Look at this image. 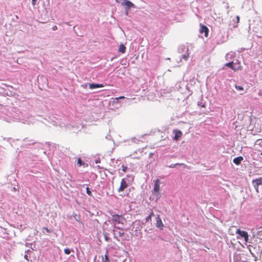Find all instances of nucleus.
Listing matches in <instances>:
<instances>
[{"label": "nucleus", "mask_w": 262, "mask_h": 262, "mask_svg": "<svg viewBox=\"0 0 262 262\" xmlns=\"http://www.w3.org/2000/svg\"><path fill=\"white\" fill-rule=\"evenodd\" d=\"M6 121L9 122L17 121L25 124H29L31 122L30 117L25 111H22L19 108H11L8 111Z\"/></svg>", "instance_id": "nucleus-1"}, {"label": "nucleus", "mask_w": 262, "mask_h": 262, "mask_svg": "<svg viewBox=\"0 0 262 262\" xmlns=\"http://www.w3.org/2000/svg\"><path fill=\"white\" fill-rule=\"evenodd\" d=\"M134 179V177L132 174H127L125 178L122 179L118 191L119 192L123 191L127 188L129 185L131 184Z\"/></svg>", "instance_id": "nucleus-2"}, {"label": "nucleus", "mask_w": 262, "mask_h": 262, "mask_svg": "<svg viewBox=\"0 0 262 262\" xmlns=\"http://www.w3.org/2000/svg\"><path fill=\"white\" fill-rule=\"evenodd\" d=\"M111 214L112 215V220L113 222L118 224H123L124 222L126 221L125 217L122 215L116 214L114 212L111 213Z\"/></svg>", "instance_id": "nucleus-3"}, {"label": "nucleus", "mask_w": 262, "mask_h": 262, "mask_svg": "<svg viewBox=\"0 0 262 262\" xmlns=\"http://www.w3.org/2000/svg\"><path fill=\"white\" fill-rule=\"evenodd\" d=\"M252 184L256 191L259 192V189H262V177L253 180Z\"/></svg>", "instance_id": "nucleus-4"}, {"label": "nucleus", "mask_w": 262, "mask_h": 262, "mask_svg": "<svg viewBox=\"0 0 262 262\" xmlns=\"http://www.w3.org/2000/svg\"><path fill=\"white\" fill-rule=\"evenodd\" d=\"M236 234L240 236L241 237L244 238L245 241L247 242L249 239V235L247 231L237 229L235 231Z\"/></svg>", "instance_id": "nucleus-5"}, {"label": "nucleus", "mask_w": 262, "mask_h": 262, "mask_svg": "<svg viewBox=\"0 0 262 262\" xmlns=\"http://www.w3.org/2000/svg\"><path fill=\"white\" fill-rule=\"evenodd\" d=\"M156 227L161 230H163L164 227V225L159 214L157 215L156 217Z\"/></svg>", "instance_id": "nucleus-6"}, {"label": "nucleus", "mask_w": 262, "mask_h": 262, "mask_svg": "<svg viewBox=\"0 0 262 262\" xmlns=\"http://www.w3.org/2000/svg\"><path fill=\"white\" fill-rule=\"evenodd\" d=\"M121 5L125 7V9L130 10L132 8L136 7L135 5L129 0H124L121 3Z\"/></svg>", "instance_id": "nucleus-7"}, {"label": "nucleus", "mask_w": 262, "mask_h": 262, "mask_svg": "<svg viewBox=\"0 0 262 262\" xmlns=\"http://www.w3.org/2000/svg\"><path fill=\"white\" fill-rule=\"evenodd\" d=\"M173 133L174 134L173 139L176 141H178L182 136V132L179 129H173Z\"/></svg>", "instance_id": "nucleus-8"}, {"label": "nucleus", "mask_w": 262, "mask_h": 262, "mask_svg": "<svg viewBox=\"0 0 262 262\" xmlns=\"http://www.w3.org/2000/svg\"><path fill=\"white\" fill-rule=\"evenodd\" d=\"M200 33L201 34L204 33L205 37H207L209 34V29L208 27L204 25H200Z\"/></svg>", "instance_id": "nucleus-9"}, {"label": "nucleus", "mask_w": 262, "mask_h": 262, "mask_svg": "<svg viewBox=\"0 0 262 262\" xmlns=\"http://www.w3.org/2000/svg\"><path fill=\"white\" fill-rule=\"evenodd\" d=\"M36 143V142H34L32 140H28V139H26L24 141L23 146L27 148H30L29 146H34Z\"/></svg>", "instance_id": "nucleus-10"}, {"label": "nucleus", "mask_w": 262, "mask_h": 262, "mask_svg": "<svg viewBox=\"0 0 262 262\" xmlns=\"http://www.w3.org/2000/svg\"><path fill=\"white\" fill-rule=\"evenodd\" d=\"M160 184L161 182L160 180L157 179L155 181L154 189L152 190V192H158L160 190Z\"/></svg>", "instance_id": "nucleus-11"}, {"label": "nucleus", "mask_w": 262, "mask_h": 262, "mask_svg": "<svg viewBox=\"0 0 262 262\" xmlns=\"http://www.w3.org/2000/svg\"><path fill=\"white\" fill-rule=\"evenodd\" d=\"M189 48L187 46L182 45L179 46L178 48V52L181 54H184L186 52H189Z\"/></svg>", "instance_id": "nucleus-12"}, {"label": "nucleus", "mask_w": 262, "mask_h": 262, "mask_svg": "<svg viewBox=\"0 0 262 262\" xmlns=\"http://www.w3.org/2000/svg\"><path fill=\"white\" fill-rule=\"evenodd\" d=\"M89 89L91 90L101 88L104 86V85L102 83H91L89 84Z\"/></svg>", "instance_id": "nucleus-13"}, {"label": "nucleus", "mask_w": 262, "mask_h": 262, "mask_svg": "<svg viewBox=\"0 0 262 262\" xmlns=\"http://www.w3.org/2000/svg\"><path fill=\"white\" fill-rule=\"evenodd\" d=\"M44 121H41L45 124L47 125H49L50 124H52L54 126H57L58 125V122L56 120H51V121L47 120V119H43Z\"/></svg>", "instance_id": "nucleus-14"}, {"label": "nucleus", "mask_w": 262, "mask_h": 262, "mask_svg": "<svg viewBox=\"0 0 262 262\" xmlns=\"http://www.w3.org/2000/svg\"><path fill=\"white\" fill-rule=\"evenodd\" d=\"M177 166H182L183 169L186 168L188 167L187 165L184 163L171 164L167 166V167L168 168H174Z\"/></svg>", "instance_id": "nucleus-15"}, {"label": "nucleus", "mask_w": 262, "mask_h": 262, "mask_svg": "<svg viewBox=\"0 0 262 262\" xmlns=\"http://www.w3.org/2000/svg\"><path fill=\"white\" fill-rule=\"evenodd\" d=\"M243 160L244 158L242 156H238L233 159V162L236 165H239Z\"/></svg>", "instance_id": "nucleus-16"}, {"label": "nucleus", "mask_w": 262, "mask_h": 262, "mask_svg": "<svg viewBox=\"0 0 262 262\" xmlns=\"http://www.w3.org/2000/svg\"><path fill=\"white\" fill-rule=\"evenodd\" d=\"M234 63L233 62V61H230V62L226 63L225 64V66L227 67L228 68H229L235 71L237 69L235 68V67L234 66Z\"/></svg>", "instance_id": "nucleus-17"}, {"label": "nucleus", "mask_w": 262, "mask_h": 262, "mask_svg": "<svg viewBox=\"0 0 262 262\" xmlns=\"http://www.w3.org/2000/svg\"><path fill=\"white\" fill-rule=\"evenodd\" d=\"M189 51L184 54H182L180 57V61H181L182 59H184L185 61H187L189 57Z\"/></svg>", "instance_id": "nucleus-18"}, {"label": "nucleus", "mask_w": 262, "mask_h": 262, "mask_svg": "<svg viewBox=\"0 0 262 262\" xmlns=\"http://www.w3.org/2000/svg\"><path fill=\"white\" fill-rule=\"evenodd\" d=\"M256 235L257 238L262 239V227H260L258 229L256 233Z\"/></svg>", "instance_id": "nucleus-19"}, {"label": "nucleus", "mask_w": 262, "mask_h": 262, "mask_svg": "<svg viewBox=\"0 0 262 262\" xmlns=\"http://www.w3.org/2000/svg\"><path fill=\"white\" fill-rule=\"evenodd\" d=\"M154 215V213L152 211H151V212L149 213V214L145 218V222H142V224L144 225L146 222H149V221L151 220V217L152 216Z\"/></svg>", "instance_id": "nucleus-20"}, {"label": "nucleus", "mask_w": 262, "mask_h": 262, "mask_svg": "<svg viewBox=\"0 0 262 262\" xmlns=\"http://www.w3.org/2000/svg\"><path fill=\"white\" fill-rule=\"evenodd\" d=\"M126 47L121 43L119 47L118 51L121 53H124L126 51Z\"/></svg>", "instance_id": "nucleus-21"}, {"label": "nucleus", "mask_w": 262, "mask_h": 262, "mask_svg": "<svg viewBox=\"0 0 262 262\" xmlns=\"http://www.w3.org/2000/svg\"><path fill=\"white\" fill-rule=\"evenodd\" d=\"M77 164L79 167L82 166L84 167L85 165V162L80 158L78 159Z\"/></svg>", "instance_id": "nucleus-22"}, {"label": "nucleus", "mask_w": 262, "mask_h": 262, "mask_svg": "<svg viewBox=\"0 0 262 262\" xmlns=\"http://www.w3.org/2000/svg\"><path fill=\"white\" fill-rule=\"evenodd\" d=\"M234 56V53L231 52L226 54V60H228L229 59H232V58Z\"/></svg>", "instance_id": "nucleus-23"}, {"label": "nucleus", "mask_w": 262, "mask_h": 262, "mask_svg": "<svg viewBox=\"0 0 262 262\" xmlns=\"http://www.w3.org/2000/svg\"><path fill=\"white\" fill-rule=\"evenodd\" d=\"M73 217H74L75 220L76 221H77V222H78L79 223H81V218H80V215H78V214H77L76 213H74L73 214Z\"/></svg>", "instance_id": "nucleus-24"}, {"label": "nucleus", "mask_w": 262, "mask_h": 262, "mask_svg": "<svg viewBox=\"0 0 262 262\" xmlns=\"http://www.w3.org/2000/svg\"><path fill=\"white\" fill-rule=\"evenodd\" d=\"M105 256V259H104V258L102 257V262H110V259H109V256L108 255V252L106 251V253L104 255Z\"/></svg>", "instance_id": "nucleus-25"}, {"label": "nucleus", "mask_w": 262, "mask_h": 262, "mask_svg": "<svg viewBox=\"0 0 262 262\" xmlns=\"http://www.w3.org/2000/svg\"><path fill=\"white\" fill-rule=\"evenodd\" d=\"M153 194L155 195L156 196V200L155 201L157 202L158 200L160 198L161 196V194L160 192V191H158V192H152Z\"/></svg>", "instance_id": "nucleus-26"}, {"label": "nucleus", "mask_w": 262, "mask_h": 262, "mask_svg": "<svg viewBox=\"0 0 262 262\" xmlns=\"http://www.w3.org/2000/svg\"><path fill=\"white\" fill-rule=\"evenodd\" d=\"M235 88L237 91H240V92H244V88L241 85H238L236 84L234 85Z\"/></svg>", "instance_id": "nucleus-27"}, {"label": "nucleus", "mask_w": 262, "mask_h": 262, "mask_svg": "<svg viewBox=\"0 0 262 262\" xmlns=\"http://www.w3.org/2000/svg\"><path fill=\"white\" fill-rule=\"evenodd\" d=\"M71 251L74 252V250L72 249H70L69 248H66L64 249V252L66 254L69 255L71 253Z\"/></svg>", "instance_id": "nucleus-28"}, {"label": "nucleus", "mask_w": 262, "mask_h": 262, "mask_svg": "<svg viewBox=\"0 0 262 262\" xmlns=\"http://www.w3.org/2000/svg\"><path fill=\"white\" fill-rule=\"evenodd\" d=\"M86 192L89 196H92V192L90 188L89 187H86Z\"/></svg>", "instance_id": "nucleus-29"}, {"label": "nucleus", "mask_w": 262, "mask_h": 262, "mask_svg": "<svg viewBox=\"0 0 262 262\" xmlns=\"http://www.w3.org/2000/svg\"><path fill=\"white\" fill-rule=\"evenodd\" d=\"M198 105L199 106H201L202 107H205V102H203L202 101H199L198 102Z\"/></svg>", "instance_id": "nucleus-30"}, {"label": "nucleus", "mask_w": 262, "mask_h": 262, "mask_svg": "<svg viewBox=\"0 0 262 262\" xmlns=\"http://www.w3.org/2000/svg\"><path fill=\"white\" fill-rule=\"evenodd\" d=\"M128 169V167L126 166H125L124 165H122V170L123 172H125L127 171Z\"/></svg>", "instance_id": "nucleus-31"}, {"label": "nucleus", "mask_w": 262, "mask_h": 262, "mask_svg": "<svg viewBox=\"0 0 262 262\" xmlns=\"http://www.w3.org/2000/svg\"><path fill=\"white\" fill-rule=\"evenodd\" d=\"M43 229L45 230L48 233H51L52 232L51 229H49L48 228L46 227H43Z\"/></svg>", "instance_id": "nucleus-32"}, {"label": "nucleus", "mask_w": 262, "mask_h": 262, "mask_svg": "<svg viewBox=\"0 0 262 262\" xmlns=\"http://www.w3.org/2000/svg\"><path fill=\"white\" fill-rule=\"evenodd\" d=\"M33 243H26V246L27 247L30 246L31 249H32L33 250H34V248H32V245H33Z\"/></svg>", "instance_id": "nucleus-33"}, {"label": "nucleus", "mask_w": 262, "mask_h": 262, "mask_svg": "<svg viewBox=\"0 0 262 262\" xmlns=\"http://www.w3.org/2000/svg\"><path fill=\"white\" fill-rule=\"evenodd\" d=\"M224 41H225V40H219V39H218V38H216V42H217V43H219V44L222 43H223Z\"/></svg>", "instance_id": "nucleus-34"}, {"label": "nucleus", "mask_w": 262, "mask_h": 262, "mask_svg": "<svg viewBox=\"0 0 262 262\" xmlns=\"http://www.w3.org/2000/svg\"><path fill=\"white\" fill-rule=\"evenodd\" d=\"M31 158L32 159V161H36L38 159V157L36 156L33 155Z\"/></svg>", "instance_id": "nucleus-35"}, {"label": "nucleus", "mask_w": 262, "mask_h": 262, "mask_svg": "<svg viewBox=\"0 0 262 262\" xmlns=\"http://www.w3.org/2000/svg\"><path fill=\"white\" fill-rule=\"evenodd\" d=\"M249 251L251 254V255L254 257H255V260L256 261L257 260V257H256V256L255 255V254L252 252V250L251 249H249Z\"/></svg>", "instance_id": "nucleus-36"}, {"label": "nucleus", "mask_w": 262, "mask_h": 262, "mask_svg": "<svg viewBox=\"0 0 262 262\" xmlns=\"http://www.w3.org/2000/svg\"><path fill=\"white\" fill-rule=\"evenodd\" d=\"M89 83H85L84 84H82L81 85V86L84 89H86L87 88V86L89 85Z\"/></svg>", "instance_id": "nucleus-37"}, {"label": "nucleus", "mask_w": 262, "mask_h": 262, "mask_svg": "<svg viewBox=\"0 0 262 262\" xmlns=\"http://www.w3.org/2000/svg\"><path fill=\"white\" fill-rule=\"evenodd\" d=\"M118 234L119 236H123L125 234V233L123 232L119 231L118 232Z\"/></svg>", "instance_id": "nucleus-38"}, {"label": "nucleus", "mask_w": 262, "mask_h": 262, "mask_svg": "<svg viewBox=\"0 0 262 262\" xmlns=\"http://www.w3.org/2000/svg\"><path fill=\"white\" fill-rule=\"evenodd\" d=\"M37 0H32V4L33 6H35L37 3Z\"/></svg>", "instance_id": "nucleus-39"}, {"label": "nucleus", "mask_w": 262, "mask_h": 262, "mask_svg": "<svg viewBox=\"0 0 262 262\" xmlns=\"http://www.w3.org/2000/svg\"><path fill=\"white\" fill-rule=\"evenodd\" d=\"M95 163H96V164H97V163H100V159L99 158H98V159H96V160H95Z\"/></svg>", "instance_id": "nucleus-40"}, {"label": "nucleus", "mask_w": 262, "mask_h": 262, "mask_svg": "<svg viewBox=\"0 0 262 262\" xmlns=\"http://www.w3.org/2000/svg\"><path fill=\"white\" fill-rule=\"evenodd\" d=\"M25 253H27V254H30V253H32V251L28 249L27 250H26L25 251Z\"/></svg>", "instance_id": "nucleus-41"}, {"label": "nucleus", "mask_w": 262, "mask_h": 262, "mask_svg": "<svg viewBox=\"0 0 262 262\" xmlns=\"http://www.w3.org/2000/svg\"><path fill=\"white\" fill-rule=\"evenodd\" d=\"M262 142V139H258L256 140V144H259L260 142Z\"/></svg>", "instance_id": "nucleus-42"}, {"label": "nucleus", "mask_w": 262, "mask_h": 262, "mask_svg": "<svg viewBox=\"0 0 262 262\" xmlns=\"http://www.w3.org/2000/svg\"><path fill=\"white\" fill-rule=\"evenodd\" d=\"M234 260L236 262L238 260V256L237 255L234 257Z\"/></svg>", "instance_id": "nucleus-43"}, {"label": "nucleus", "mask_w": 262, "mask_h": 262, "mask_svg": "<svg viewBox=\"0 0 262 262\" xmlns=\"http://www.w3.org/2000/svg\"><path fill=\"white\" fill-rule=\"evenodd\" d=\"M24 258L25 259H26L27 260H28V261H29V259L28 258V256L27 254H25V256H24Z\"/></svg>", "instance_id": "nucleus-44"}, {"label": "nucleus", "mask_w": 262, "mask_h": 262, "mask_svg": "<svg viewBox=\"0 0 262 262\" xmlns=\"http://www.w3.org/2000/svg\"><path fill=\"white\" fill-rule=\"evenodd\" d=\"M125 15L128 16V11L129 10L128 9H125Z\"/></svg>", "instance_id": "nucleus-45"}, {"label": "nucleus", "mask_w": 262, "mask_h": 262, "mask_svg": "<svg viewBox=\"0 0 262 262\" xmlns=\"http://www.w3.org/2000/svg\"><path fill=\"white\" fill-rule=\"evenodd\" d=\"M124 96H120V97H119L118 98H116V99L118 100L119 99H124Z\"/></svg>", "instance_id": "nucleus-46"}, {"label": "nucleus", "mask_w": 262, "mask_h": 262, "mask_svg": "<svg viewBox=\"0 0 262 262\" xmlns=\"http://www.w3.org/2000/svg\"><path fill=\"white\" fill-rule=\"evenodd\" d=\"M154 153H150L149 155V158H152V156H154Z\"/></svg>", "instance_id": "nucleus-47"}, {"label": "nucleus", "mask_w": 262, "mask_h": 262, "mask_svg": "<svg viewBox=\"0 0 262 262\" xmlns=\"http://www.w3.org/2000/svg\"><path fill=\"white\" fill-rule=\"evenodd\" d=\"M236 20H237V23H238L239 20V17L238 16H237L236 17Z\"/></svg>", "instance_id": "nucleus-48"}, {"label": "nucleus", "mask_w": 262, "mask_h": 262, "mask_svg": "<svg viewBox=\"0 0 262 262\" xmlns=\"http://www.w3.org/2000/svg\"><path fill=\"white\" fill-rule=\"evenodd\" d=\"M111 138V136H110V135H107V136H106V138L107 139L110 140V139Z\"/></svg>", "instance_id": "nucleus-49"}, {"label": "nucleus", "mask_w": 262, "mask_h": 262, "mask_svg": "<svg viewBox=\"0 0 262 262\" xmlns=\"http://www.w3.org/2000/svg\"><path fill=\"white\" fill-rule=\"evenodd\" d=\"M259 95L262 96V90H260L259 91Z\"/></svg>", "instance_id": "nucleus-50"}, {"label": "nucleus", "mask_w": 262, "mask_h": 262, "mask_svg": "<svg viewBox=\"0 0 262 262\" xmlns=\"http://www.w3.org/2000/svg\"><path fill=\"white\" fill-rule=\"evenodd\" d=\"M136 140H137L136 139V138H133L132 139V141H133V142H136Z\"/></svg>", "instance_id": "nucleus-51"}, {"label": "nucleus", "mask_w": 262, "mask_h": 262, "mask_svg": "<svg viewBox=\"0 0 262 262\" xmlns=\"http://www.w3.org/2000/svg\"><path fill=\"white\" fill-rule=\"evenodd\" d=\"M105 239L106 241H108V237H107L106 236H105Z\"/></svg>", "instance_id": "nucleus-52"}, {"label": "nucleus", "mask_w": 262, "mask_h": 262, "mask_svg": "<svg viewBox=\"0 0 262 262\" xmlns=\"http://www.w3.org/2000/svg\"><path fill=\"white\" fill-rule=\"evenodd\" d=\"M56 29H57V27L56 26H54V27H53V30H55Z\"/></svg>", "instance_id": "nucleus-53"}, {"label": "nucleus", "mask_w": 262, "mask_h": 262, "mask_svg": "<svg viewBox=\"0 0 262 262\" xmlns=\"http://www.w3.org/2000/svg\"><path fill=\"white\" fill-rule=\"evenodd\" d=\"M115 228L118 229H120V228L119 227L115 226Z\"/></svg>", "instance_id": "nucleus-54"}, {"label": "nucleus", "mask_w": 262, "mask_h": 262, "mask_svg": "<svg viewBox=\"0 0 262 262\" xmlns=\"http://www.w3.org/2000/svg\"><path fill=\"white\" fill-rule=\"evenodd\" d=\"M138 229H139V230H140V229H139V227H136V231H137Z\"/></svg>", "instance_id": "nucleus-55"}, {"label": "nucleus", "mask_w": 262, "mask_h": 262, "mask_svg": "<svg viewBox=\"0 0 262 262\" xmlns=\"http://www.w3.org/2000/svg\"><path fill=\"white\" fill-rule=\"evenodd\" d=\"M111 161H112V162H114V161H115V159H112Z\"/></svg>", "instance_id": "nucleus-56"}, {"label": "nucleus", "mask_w": 262, "mask_h": 262, "mask_svg": "<svg viewBox=\"0 0 262 262\" xmlns=\"http://www.w3.org/2000/svg\"><path fill=\"white\" fill-rule=\"evenodd\" d=\"M114 238H116L117 240L119 241V239L117 237L114 236Z\"/></svg>", "instance_id": "nucleus-57"}, {"label": "nucleus", "mask_w": 262, "mask_h": 262, "mask_svg": "<svg viewBox=\"0 0 262 262\" xmlns=\"http://www.w3.org/2000/svg\"><path fill=\"white\" fill-rule=\"evenodd\" d=\"M85 185H87V184H83V185H82V186H83V187H84Z\"/></svg>", "instance_id": "nucleus-58"}, {"label": "nucleus", "mask_w": 262, "mask_h": 262, "mask_svg": "<svg viewBox=\"0 0 262 262\" xmlns=\"http://www.w3.org/2000/svg\"><path fill=\"white\" fill-rule=\"evenodd\" d=\"M244 93V92H243V93H241L240 94H241V95H243Z\"/></svg>", "instance_id": "nucleus-59"}, {"label": "nucleus", "mask_w": 262, "mask_h": 262, "mask_svg": "<svg viewBox=\"0 0 262 262\" xmlns=\"http://www.w3.org/2000/svg\"><path fill=\"white\" fill-rule=\"evenodd\" d=\"M116 1L117 3H119V2L118 0H116Z\"/></svg>", "instance_id": "nucleus-60"}, {"label": "nucleus", "mask_w": 262, "mask_h": 262, "mask_svg": "<svg viewBox=\"0 0 262 262\" xmlns=\"http://www.w3.org/2000/svg\"><path fill=\"white\" fill-rule=\"evenodd\" d=\"M260 155L262 156V151L260 152Z\"/></svg>", "instance_id": "nucleus-61"}]
</instances>
